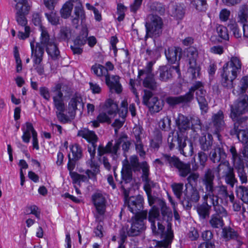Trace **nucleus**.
Returning a JSON list of instances; mask_svg holds the SVG:
<instances>
[{
  "label": "nucleus",
  "instance_id": "obj_54",
  "mask_svg": "<svg viewBox=\"0 0 248 248\" xmlns=\"http://www.w3.org/2000/svg\"><path fill=\"white\" fill-rule=\"evenodd\" d=\"M171 121L170 117L168 116H164L160 119L158 124L160 128L164 131H169L171 129Z\"/></svg>",
  "mask_w": 248,
  "mask_h": 248
},
{
  "label": "nucleus",
  "instance_id": "obj_48",
  "mask_svg": "<svg viewBox=\"0 0 248 248\" xmlns=\"http://www.w3.org/2000/svg\"><path fill=\"white\" fill-rule=\"evenodd\" d=\"M73 2L71 0H69L63 5L60 11V13L62 18L66 19L70 16L73 8Z\"/></svg>",
  "mask_w": 248,
  "mask_h": 248
},
{
  "label": "nucleus",
  "instance_id": "obj_60",
  "mask_svg": "<svg viewBox=\"0 0 248 248\" xmlns=\"http://www.w3.org/2000/svg\"><path fill=\"white\" fill-rule=\"evenodd\" d=\"M237 172L241 183L242 184H247L248 182V174L246 172L244 167L243 166L239 167L237 169Z\"/></svg>",
  "mask_w": 248,
  "mask_h": 248
},
{
  "label": "nucleus",
  "instance_id": "obj_41",
  "mask_svg": "<svg viewBox=\"0 0 248 248\" xmlns=\"http://www.w3.org/2000/svg\"><path fill=\"white\" fill-rule=\"evenodd\" d=\"M238 22L248 23V5L243 4L239 6L238 12Z\"/></svg>",
  "mask_w": 248,
  "mask_h": 248
},
{
  "label": "nucleus",
  "instance_id": "obj_19",
  "mask_svg": "<svg viewBox=\"0 0 248 248\" xmlns=\"http://www.w3.org/2000/svg\"><path fill=\"white\" fill-rule=\"evenodd\" d=\"M200 199L199 191L195 188L192 187L189 192H185L184 196L181 201L183 207L186 209H190L193 202H197Z\"/></svg>",
  "mask_w": 248,
  "mask_h": 248
},
{
  "label": "nucleus",
  "instance_id": "obj_15",
  "mask_svg": "<svg viewBox=\"0 0 248 248\" xmlns=\"http://www.w3.org/2000/svg\"><path fill=\"white\" fill-rule=\"evenodd\" d=\"M106 106L107 108L106 112H101L97 117V120L100 123H111V120L117 114L118 107L113 100L109 99L106 103Z\"/></svg>",
  "mask_w": 248,
  "mask_h": 248
},
{
  "label": "nucleus",
  "instance_id": "obj_26",
  "mask_svg": "<svg viewBox=\"0 0 248 248\" xmlns=\"http://www.w3.org/2000/svg\"><path fill=\"white\" fill-rule=\"evenodd\" d=\"M71 21L73 25L77 28L78 25L79 21L83 23L86 19V15L81 3L78 1L77 5L74 8L73 15L71 16Z\"/></svg>",
  "mask_w": 248,
  "mask_h": 248
},
{
  "label": "nucleus",
  "instance_id": "obj_11",
  "mask_svg": "<svg viewBox=\"0 0 248 248\" xmlns=\"http://www.w3.org/2000/svg\"><path fill=\"white\" fill-rule=\"evenodd\" d=\"M200 147L201 151L198 153V157L201 165L204 166L208 157V154L205 152H208L212 150L213 143V138L211 134L202 136L199 140Z\"/></svg>",
  "mask_w": 248,
  "mask_h": 248
},
{
  "label": "nucleus",
  "instance_id": "obj_63",
  "mask_svg": "<svg viewBox=\"0 0 248 248\" xmlns=\"http://www.w3.org/2000/svg\"><path fill=\"white\" fill-rule=\"evenodd\" d=\"M194 4L196 10L200 12H205L207 9L206 0H194Z\"/></svg>",
  "mask_w": 248,
  "mask_h": 248
},
{
  "label": "nucleus",
  "instance_id": "obj_56",
  "mask_svg": "<svg viewBox=\"0 0 248 248\" xmlns=\"http://www.w3.org/2000/svg\"><path fill=\"white\" fill-rule=\"evenodd\" d=\"M174 194L176 197L180 200L183 193L184 184L181 183H174L171 186Z\"/></svg>",
  "mask_w": 248,
  "mask_h": 248
},
{
  "label": "nucleus",
  "instance_id": "obj_22",
  "mask_svg": "<svg viewBox=\"0 0 248 248\" xmlns=\"http://www.w3.org/2000/svg\"><path fill=\"white\" fill-rule=\"evenodd\" d=\"M120 77L117 75H109L105 77V82L110 91L120 93L122 92V86L120 81Z\"/></svg>",
  "mask_w": 248,
  "mask_h": 248
},
{
  "label": "nucleus",
  "instance_id": "obj_36",
  "mask_svg": "<svg viewBox=\"0 0 248 248\" xmlns=\"http://www.w3.org/2000/svg\"><path fill=\"white\" fill-rule=\"evenodd\" d=\"M233 168L231 166L229 162L227 160L222 161L217 168L218 177H224L225 175L231 171Z\"/></svg>",
  "mask_w": 248,
  "mask_h": 248
},
{
  "label": "nucleus",
  "instance_id": "obj_34",
  "mask_svg": "<svg viewBox=\"0 0 248 248\" xmlns=\"http://www.w3.org/2000/svg\"><path fill=\"white\" fill-rule=\"evenodd\" d=\"M212 123L216 130L218 131L223 129L225 126L224 114L222 110H219L217 113L213 115Z\"/></svg>",
  "mask_w": 248,
  "mask_h": 248
},
{
  "label": "nucleus",
  "instance_id": "obj_8",
  "mask_svg": "<svg viewBox=\"0 0 248 248\" xmlns=\"http://www.w3.org/2000/svg\"><path fill=\"white\" fill-rule=\"evenodd\" d=\"M203 176L204 178L212 179V188L214 189V192L216 196H217L218 200L219 198H220L227 202L228 199L229 198L231 202H233L234 199V195L232 192H228L227 187L226 186L222 185L217 186H214V180L215 179V175L213 171L211 169H207L205 171Z\"/></svg>",
  "mask_w": 248,
  "mask_h": 248
},
{
  "label": "nucleus",
  "instance_id": "obj_1",
  "mask_svg": "<svg viewBox=\"0 0 248 248\" xmlns=\"http://www.w3.org/2000/svg\"><path fill=\"white\" fill-rule=\"evenodd\" d=\"M161 214L157 207L154 206L150 210L148 219L151 223V228L155 234L162 233L165 230L164 221L169 222L172 219L171 210L167 207L166 202L160 200L159 202Z\"/></svg>",
  "mask_w": 248,
  "mask_h": 248
},
{
  "label": "nucleus",
  "instance_id": "obj_55",
  "mask_svg": "<svg viewBox=\"0 0 248 248\" xmlns=\"http://www.w3.org/2000/svg\"><path fill=\"white\" fill-rule=\"evenodd\" d=\"M226 63H228L229 66L233 67L237 72L240 73L242 68V62L239 57L232 56L231 57L230 60Z\"/></svg>",
  "mask_w": 248,
  "mask_h": 248
},
{
  "label": "nucleus",
  "instance_id": "obj_33",
  "mask_svg": "<svg viewBox=\"0 0 248 248\" xmlns=\"http://www.w3.org/2000/svg\"><path fill=\"white\" fill-rule=\"evenodd\" d=\"M175 123L181 132H184L190 127V122L186 116L179 114L175 119Z\"/></svg>",
  "mask_w": 248,
  "mask_h": 248
},
{
  "label": "nucleus",
  "instance_id": "obj_20",
  "mask_svg": "<svg viewBox=\"0 0 248 248\" xmlns=\"http://www.w3.org/2000/svg\"><path fill=\"white\" fill-rule=\"evenodd\" d=\"M127 205L129 211L135 215L140 214L143 207V198L139 195L129 197L127 200Z\"/></svg>",
  "mask_w": 248,
  "mask_h": 248
},
{
  "label": "nucleus",
  "instance_id": "obj_5",
  "mask_svg": "<svg viewBox=\"0 0 248 248\" xmlns=\"http://www.w3.org/2000/svg\"><path fill=\"white\" fill-rule=\"evenodd\" d=\"M41 28V41L39 44L44 48V46L46 47V50L48 55L50 56L52 59L56 60L60 56V51L58 48L56 43V39L50 37L46 29Z\"/></svg>",
  "mask_w": 248,
  "mask_h": 248
},
{
  "label": "nucleus",
  "instance_id": "obj_62",
  "mask_svg": "<svg viewBox=\"0 0 248 248\" xmlns=\"http://www.w3.org/2000/svg\"><path fill=\"white\" fill-rule=\"evenodd\" d=\"M144 230H142L141 225L140 224L138 227L131 224V227L128 230L129 236H136L140 235Z\"/></svg>",
  "mask_w": 248,
  "mask_h": 248
},
{
  "label": "nucleus",
  "instance_id": "obj_35",
  "mask_svg": "<svg viewBox=\"0 0 248 248\" xmlns=\"http://www.w3.org/2000/svg\"><path fill=\"white\" fill-rule=\"evenodd\" d=\"M25 125V127L23 126L22 128L23 132V134L22 136V139L24 142L29 143L31 138V134L33 137L34 136V134L35 135V133H37L31 123H26Z\"/></svg>",
  "mask_w": 248,
  "mask_h": 248
},
{
  "label": "nucleus",
  "instance_id": "obj_16",
  "mask_svg": "<svg viewBox=\"0 0 248 248\" xmlns=\"http://www.w3.org/2000/svg\"><path fill=\"white\" fill-rule=\"evenodd\" d=\"M208 157L214 163H218L222 161L226 160L227 154L223 148V143L220 142L219 144H215L208 154Z\"/></svg>",
  "mask_w": 248,
  "mask_h": 248
},
{
  "label": "nucleus",
  "instance_id": "obj_24",
  "mask_svg": "<svg viewBox=\"0 0 248 248\" xmlns=\"http://www.w3.org/2000/svg\"><path fill=\"white\" fill-rule=\"evenodd\" d=\"M220 211L221 212L215 211V213L210 217L209 224L213 228L220 229L224 226V221L222 218L227 216V212L224 208V211Z\"/></svg>",
  "mask_w": 248,
  "mask_h": 248
},
{
  "label": "nucleus",
  "instance_id": "obj_21",
  "mask_svg": "<svg viewBox=\"0 0 248 248\" xmlns=\"http://www.w3.org/2000/svg\"><path fill=\"white\" fill-rule=\"evenodd\" d=\"M92 200L98 214L103 215L106 212V199L101 192H95L92 196Z\"/></svg>",
  "mask_w": 248,
  "mask_h": 248
},
{
  "label": "nucleus",
  "instance_id": "obj_43",
  "mask_svg": "<svg viewBox=\"0 0 248 248\" xmlns=\"http://www.w3.org/2000/svg\"><path fill=\"white\" fill-rule=\"evenodd\" d=\"M169 226L170 223H168V228H169ZM168 232L166 234H164V239L161 241L157 242V247L159 248H167L171 244L172 240L173 237V232L171 230H169V228H168Z\"/></svg>",
  "mask_w": 248,
  "mask_h": 248
},
{
  "label": "nucleus",
  "instance_id": "obj_51",
  "mask_svg": "<svg viewBox=\"0 0 248 248\" xmlns=\"http://www.w3.org/2000/svg\"><path fill=\"white\" fill-rule=\"evenodd\" d=\"M132 171L129 169L128 166L123 167L121 171L122 181L120 182L122 184L123 182L125 184L129 183L132 180Z\"/></svg>",
  "mask_w": 248,
  "mask_h": 248
},
{
  "label": "nucleus",
  "instance_id": "obj_52",
  "mask_svg": "<svg viewBox=\"0 0 248 248\" xmlns=\"http://www.w3.org/2000/svg\"><path fill=\"white\" fill-rule=\"evenodd\" d=\"M113 146L111 141L108 142L107 145L104 147L103 145H99L97 150V155L99 157H102V156L107 153H111L114 154Z\"/></svg>",
  "mask_w": 248,
  "mask_h": 248
},
{
  "label": "nucleus",
  "instance_id": "obj_57",
  "mask_svg": "<svg viewBox=\"0 0 248 248\" xmlns=\"http://www.w3.org/2000/svg\"><path fill=\"white\" fill-rule=\"evenodd\" d=\"M45 16L52 25L60 24V16L53 10L51 11L49 13H45Z\"/></svg>",
  "mask_w": 248,
  "mask_h": 248
},
{
  "label": "nucleus",
  "instance_id": "obj_49",
  "mask_svg": "<svg viewBox=\"0 0 248 248\" xmlns=\"http://www.w3.org/2000/svg\"><path fill=\"white\" fill-rule=\"evenodd\" d=\"M70 151L72 153V157L74 160H79L83 156V151L81 147L78 144H75L70 146Z\"/></svg>",
  "mask_w": 248,
  "mask_h": 248
},
{
  "label": "nucleus",
  "instance_id": "obj_7",
  "mask_svg": "<svg viewBox=\"0 0 248 248\" xmlns=\"http://www.w3.org/2000/svg\"><path fill=\"white\" fill-rule=\"evenodd\" d=\"M163 21L161 18L158 16L149 15L145 23V37H157L162 32Z\"/></svg>",
  "mask_w": 248,
  "mask_h": 248
},
{
  "label": "nucleus",
  "instance_id": "obj_44",
  "mask_svg": "<svg viewBox=\"0 0 248 248\" xmlns=\"http://www.w3.org/2000/svg\"><path fill=\"white\" fill-rule=\"evenodd\" d=\"M211 210V206L203 202L197 207V212L200 217L202 219H206L209 217Z\"/></svg>",
  "mask_w": 248,
  "mask_h": 248
},
{
  "label": "nucleus",
  "instance_id": "obj_18",
  "mask_svg": "<svg viewBox=\"0 0 248 248\" xmlns=\"http://www.w3.org/2000/svg\"><path fill=\"white\" fill-rule=\"evenodd\" d=\"M237 128L235 126L234 129H231L230 134L232 136H235L240 141L246 145L242 154L245 157L248 158V127L238 130H237Z\"/></svg>",
  "mask_w": 248,
  "mask_h": 248
},
{
  "label": "nucleus",
  "instance_id": "obj_31",
  "mask_svg": "<svg viewBox=\"0 0 248 248\" xmlns=\"http://www.w3.org/2000/svg\"><path fill=\"white\" fill-rule=\"evenodd\" d=\"M233 93L237 95L248 94V75L241 78L236 89L233 90Z\"/></svg>",
  "mask_w": 248,
  "mask_h": 248
},
{
  "label": "nucleus",
  "instance_id": "obj_28",
  "mask_svg": "<svg viewBox=\"0 0 248 248\" xmlns=\"http://www.w3.org/2000/svg\"><path fill=\"white\" fill-rule=\"evenodd\" d=\"M192 100V95L190 93L178 96H169L166 98V102L170 106H174L180 104H186Z\"/></svg>",
  "mask_w": 248,
  "mask_h": 248
},
{
  "label": "nucleus",
  "instance_id": "obj_3",
  "mask_svg": "<svg viewBox=\"0 0 248 248\" xmlns=\"http://www.w3.org/2000/svg\"><path fill=\"white\" fill-rule=\"evenodd\" d=\"M202 182L205 187V193L202 197V201L204 203L208 204L211 207H213L214 211L221 212L224 211V207L219 204L217 196L214 192L212 188V179L204 178L202 176Z\"/></svg>",
  "mask_w": 248,
  "mask_h": 248
},
{
  "label": "nucleus",
  "instance_id": "obj_47",
  "mask_svg": "<svg viewBox=\"0 0 248 248\" xmlns=\"http://www.w3.org/2000/svg\"><path fill=\"white\" fill-rule=\"evenodd\" d=\"M193 146L191 142H189V144L187 145L185 139L183 143L179 145V151L180 153L185 156H191L193 153Z\"/></svg>",
  "mask_w": 248,
  "mask_h": 248
},
{
  "label": "nucleus",
  "instance_id": "obj_45",
  "mask_svg": "<svg viewBox=\"0 0 248 248\" xmlns=\"http://www.w3.org/2000/svg\"><path fill=\"white\" fill-rule=\"evenodd\" d=\"M142 84L144 87L148 88L151 91H156L158 87L153 75H147L143 80Z\"/></svg>",
  "mask_w": 248,
  "mask_h": 248
},
{
  "label": "nucleus",
  "instance_id": "obj_25",
  "mask_svg": "<svg viewBox=\"0 0 248 248\" xmlns=\"http://www.w3.org/2000/svg\"><path fill=\"white\" fill-rule=\"evenodd\" d=\"M222 236L226 241L235 240L237 248H239L243 243L242 238L238 232L230 227H225L222 229Z\"/></svg>",
  "mask_w": 248,
  "mask_h": 248
},
{
  "label": "nucleus",
  "instance_id": "obj_59",
  "mask_svg": "<svg viewBox=\"0 0 248 248\" xmlns=\"http://www.w3.org/2000/svg\"><path fill=\"white\" fill-rule=\"evenodd\" d=\"M216 31L220 38L225 40H229V35L226 27L222 25H219L217 27Z\"/></svg>",
  "mask_w": 248,
  "mask_h": 248
},
{
  "label": "nucleus",
  "instance_id": "obj_30",
  "mask_svg": "<svg viewBox=\"0 0 248 248\" xmlns=\"http://www.w3.org/2000/svg\"><path fill=\"white\" fill-rule=\"evenodd\" d=\"M123 167L128 166L129 169L134 172L140 171L141 169L142 163L140 164L139 158L137 155H134L130 156L129 160L125 159L123 162Z\"/></svg>",
  "mask_w": 248,
  "mask_h": 248
},
{
  "label": "nucleus",
  "instance_id": "obj_14",
  "mask_svg": "<svg viewBox=\"0 0 248 248\" xmlns=\"http://www.w3.org/2000/svg\"><path fill=\"white\" fill-rule=\"evenodd\" d=\"M187 56L189 58V68L188 71L191 74L192 79H197L200 76V68L198 65L196 60L198 56V52L196 48L189 47L187 49Z\"/></svg>",
  "mask_w": 248,
  "mask_h": 248
},
{
  "label": "nucleus",
  "instance_id": "obj_40",
  "mask_svg": "<svg viewBox=\"0 0 248 248\" xmlns=\"http://www.w3.org/2000/svg\"><path fill=\"white\" fill-rule=\"evenodd\" d=\"M175 169L178 170L180 177L186 178L191 172V167L189 163H186L180 160Z\"/></svg>",
  "mask_w": 248,
  "mask_h": 248
},
{
  "label": "nucleus",
  "instance_id": "obj_37",
  "mask_svg": "<svg viewBox=\"0 0 248 248\" xmlns=\"http://www.w3.org/2000/svg\"><path fill=\"white\" fill-rule=\"evenodd\" d=\"M170 13L171 16L177 20H181L184 17L185 9L180 4L173 5L170 10Z\"/></svg>",
  "mask_w": 248,
  "mask_h": 248
},
{
  "label": "nucleus",
  "instance_id": "obj_10",
  "mask_svg": "<svg viewBox=\"0 0 248 248\" xmlns=\"http://www.w3.org/2000/svg\"><path fill=\"white\" fill-rule=\"evenodd\" d=\"M142 103L147 106L151 113L159 112L164 106L163 101L155 96L152 91L144 89Z\"/></svg>",
  "mask_w": 248,
  "mask_h": 248
},
{
  "label": "nucleus",
  "instance_id": "obj_6",
  "mask_svg": "<svg viewBox=\"0 0 248 248\" xmlns=\"http://www.w3.org/2000/svg\"><path fill=\"white\" fill-rule=\"evenodd\" d=\"M30 45L31 50V57L33 63V66L39 75H43L45 74V67L42 62L44 49L38 43H36L35 44L34 42H31Z\"/></svg>",
  "mask_w": 248,
  "mask_h": 248
},
{
  "label": "nucleus",
  "instance_id": "obj_58",
  "mask_svg": "<svg viewBox=\"0 0 248 248\" xmlns=\"http://www.w3.org/2000/svg\"><path fill=\"white\" fill-rule=\"evenodd\" d=\"M229 29L232 32L233 35L236 38H240L242 33L239 30L238 25L235 21H231L228 25Z\"/></svg>",
  "mask_w": 248,
  "mask_h": 248
},
{
  "label": "nucleus",
  "instance_id": "obj_9",
  "mask_svg": "<svg viewBox=\"0 0 248 248\" xmlns=\"http://www.w3.org/2000/svg\"><path fill=\"white\" fill-rule=\"evenodd\" d=\"M203 83L201 81H196L189 89L187 93H190L194 98V93L196 91V98L199 103L200 109L204 113L208 110V103L205 98L206 91L204 89Z\"/></svg>",
  "mask_w": 248,
  "mask_h": 248
},
{
  "label": "nucleus",
  "instance_id": "obj_32",
  "mask_svg": "<svg viewBox=\"0 0 248 248\" xmlns=\"http://www.w3.org/2000/svg\"><path fill=\"white\" fill-rule=\"evenodd\" d=\"M122 143V149L124 152L129 150L131 142L127 140V136L126 135H122L116 141L113 146V152L114 155H116L118 150L120 149V144Z\"/></svg>",
  "mask_w": 248,
  "mask_h": 248
},
{
  "label": "nucleus",
  "instance_id": "obj_46",
  "mask_svg": "<svg viewBox=\"0 0 248 248\" xmlns=\"http://www.w3.org/2000/svg\"><path fill=\"white\" fill-rule=\"evenodd\" d=\"M236 193L237 196L244 202L248 204V188L243 186L236 187Z\"/></svg>",
  "mask_w": 248,
  "mask_h": 248
},
{
  "label": "nucleus",
  "instance_id": "obj_29",
  "mask_svg": "<svg viewBox=\"0 0 248 248\" xmlns=\"http://www.w3.org/2000/svg\"><path fill=\"white\" fill-rule=\"evenodd\" d=\"M165 55L169 62L171 64L174 63L180 60L181 49L176 47H169L165 51Z\"/></svg>",
  "mask_w": 248,
  "mask_h": 248
},
{
  "label": "nucleus",
  "instance_id": "obj_50",
  "mask_svg": "<svg viewBox=\"0 0 248 248\" xmlns=\"http://www.w3.org/2000/svg\"><path fill=\"white\" fill-rule=\"evenodd\" d=\"M53 105L57 109L56 111H64L65 106L64 102L63 96L62 94L58 95V96H53Z\"/></svg>",
  "mask_w": 248,
  "mask_h": 248
},
{
  "label": "nucleus",
  "instance_id": "obj_23",
  "mask_svg": "<svg viewBox=\"0 0 248 248\" xmlns=\"http://www.w3.org/2000/svg\"><path fill=\"white\" fill-rule=\"evenodd\" d=\"M175 69L176 72L180 74L179 66H169L167 65L162 66L159 67L158 70L159 73L158 78L161 81L167 82L172 78V72Z\"/></svg>",
  "mask_w": 248,
  "mask_h": 248
},
{
  "label": "nucleus",
  "instance_id": "obj_4",
  "mask_svg": "<svg viewBox=\"0 0 248 248\" xmlns=\"http://www.w3.org/2000/svg\"><path fill=\"white\" fill-rule=\"evenodd\" d=\"M16 19L18 24L17 37L19 39L24 40L28 38L31 31L30 27L27 26L28 21L25 16L28 15L30 10V6L24 8L16 9Z\"/></svg>",
  "mask_w": 248,
  "mask_h": 248
},
{
  "label": "nucleus",
  "instance_id": "obj_17",
  "mask_svg": "<svg viewBox=\"0 0 248 248\" xmlns=\"http://www.w3.org/2000/svg\"><path fill=\"white\" fill-rule=\"evenodd\" d=\"M142 174L141 178L143 182V188L147 194H152V188L155 186L154 183L149 178V166L146 161L143 162L141 166Z\"/></svg>",
  "mask_w": 248,
  "mask_h": 248
},
{
  "label": "nucleus",
  "instance_id": "obj_53",
  "mask_svg": "<svg viewBox=\"0 0 248 248\" xmlns=\"http://www.w3.org/2000/svg\"><path fill=\"white\" fill-rule=\"evenodd\" d=\"M91 70L93 71L94 74L97 77H101L104 76L105 78L108 74V72H107L105 67L100 64H95L93 65Z\"/></svg>",
  "mask_w": 248,
  "mask_h": 248
},
{
  "label": "nucleus",
  "instance_id": "obj_42",
  "mask_svg": "<svg viewBox=\"0 0 248 248\" xmlns=\"http://www.w3.org/2000/svg\"><path fill=\"white\" fill-rule=\"evenodd\" d=\"M174 132H171L169 135L168 142L169 144V147L170 150L173 149L175 146L177 148H179V145L183 143V139L180 137L177 133L176 136H173Z\"/></svg>",
  "mask_w": 248,
  "mask_h": 248
},
{
  "label": "nucleus",
  "instance_id": "obj_12",
  "mask_svg": "<svg viewBox=\"0 0 248 248\" xmlns=\"http://www.w3.org/2000/svg\"><path fill=\"white\" fill-rule=\"evenodd\" d=\"M240 74L233 67L229 66L228 63H225L222 67L221 73V83L222 85L227 88H231L232 87L233 80Z\"/></svg>",
  "mask_w": 248,
  "mask_h": 248
},
{
  "label": "nucleus",
  "instance_id": "obj_13",
  "mask_svg": "<svg viewBox=\"0 0 248 248\" xmlns=\"http://www.w3.org/2000/svg\"><path fill=\"white\" fill-rule=\"evenodd\" d=\"M78 136L86 139L91 143L88 147V151L90 155L91 160L92 161L94 158L96 153L95 143L98 140L97 135L94 132L89 130L88 129L83 128L78 131Z\"/></svg>",
  "mask_w": 248,
  "mask_h": 248
},
{
  "label": "nucleus",
  "instance_id": "obj_2",
  "mask_svg": "<svg viewBox=\"0 0 248 248\" xmlns=\"http://www.w3.org/2000/svg\"><path fill=\"white\" fill-rule=\"evenodd\" d=\"M231 117L235 122L232 129L235 126L237 130L245 129L244 125L248 121L247 117H242L240 115L248 111V95L245 94L243 97L239 98L231 107Z\"/></svg>",
  "mask_w": 248,
  "mask_h": 248
},
{
  "label": "nucleus",
  "instance_id": "obj_39",
  "mask_svg": "<svg viewBox=\"0 0 248 248\" xmlns=\"http://www.w3.org/2000/svg\"><path fill=\"white\" fill-rule=\"evenodd\" d=\"M147 210H144L140 214L134 215L131 217V224L136 225V227H138L140 224L142 227V230H144L145 229V226L144 223V220L147 218Z\"/></svg>",
  "mask_w": 248,
  "mask_h": 248
},
{
  "label": "nucleus",
  "instance_id": "obj_27",
  "mask_svg": "<svg viewBox=\"0 0 248 248\" xmlns=\"http://www.w3.org/2000/svg\"><path fill=\"white\" fill-rule=\"evenodd\" d=\"M84 107V103L80 94L76 93L70 99L68 109L69 113L75 114L77 110L82 109Z\"/></svg>",
  "mask_w": 248,
  "mask_h": 248
},
{
  "label": "nucleus",
  "instance_id": "obj_61",
  "mask_svg": "<svg viewBox=\"0 0 248 248\" xmlns=\"http://www.w3.org/2000/svg\"><path fill=\"white\" fill-rule=\"evenodd\" d=\"M223 178L226 183L232 187H233L234 184L237 182V180L235 177L233 170L225 175Z\"/></svg>",
  "mask_w": 248,
  "mask_h": 248
},
{
  "label": "nucleus",
  "instance_id": "obj_38",
  "mask_svg": "<svg viewBox=\"0 0 248 248\" xmlns=\"http://www.w3.org/2000/svg\"><path fill=\"white\" fill-rule=\"evenodd\" d=\"M162 159L165 162V165L170 168H175L181 160L180 158L170 154H162Z\"/></svg>",
  "mask_w": 248,
  "mask_h": 248
},
{
  "label": "nucleus",
  "instance_id": "obj_64",
  "mask_svg": "<svg viewBox=\"0 0 248 248\" xmlns=\"http://www.w3.org/2000/svg\"><path fill=\"white\" fill-rule=\"evenodd\" d=\"M71 35V30L69 27L63 26L61 28L60 31V38L64 40L68 39Z\"/></svg>",
  "mask_w": 248,
  "mask_h": 248
}]
</instances>
